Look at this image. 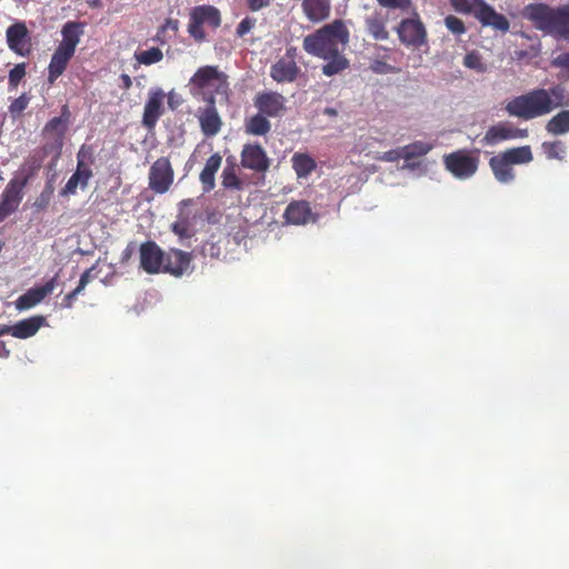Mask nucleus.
I'll return each mask as SVG.
<instances>
[{
    "instance_id": "obj_56",
    "label": "nucleus",
    "mask_w": 569,
    "mask_h": 569,
    "mask_svg": "<svg viewBox=\"0 0 569 569\" xmlns=\"http://www.w3.org/2000/svg\"><path fill=\"white\" fill-rule=\"evenodd\" d=\"M93 270H94V267H91V268L87 269V270L81 274V277H80V280H79V281H80L81 283H83V284H86V286H87V284L91 281V279L93 278V276H92V271H93Z\"/></svg>"
},
{
    "instance_id": "obj_8",
    "label": "nucleus",
    "mask_w": 569,
    "mask_h": 569,
    "mask_svg": "<svg viewBox=\"0 0 569 569\" xmlns=\"http://www.w3.org/2000/svg\"><path fill=\"white\" fill-rule=\"evenodd\" d=\"M203 101L206 106L199 108L197 112L200 129L206 137H214L222 128V119L217 110L216 98L212 92L203 94Z\"/></svg>"
},
{
    "instance_id": "obj_62",
    "label": "nucleus",
    "mask_w": 569,
    "mask_h": 569,
    "mask_svg": "<svg viewBox=\"0 0 569 569\" xmlns=\"http://www.w3.org/2000/svg\"><path fill=\"white\" fill-rule=\"evenodd\" d=\"M4 335H9V329H8L7 325L0 326V337H2Z\"/></svg>"
},
{
    "instance_id": "obj_1",
    "label": "nucleus",
    "mask_w": 569,
    "mask_h": 569,
    "mask_svg": "<svg viewBox=\"0 0 569 569\" xmlns=\"http://www.w3.org/2000/svg\"><path fill=\"white\" fill-rule=\"evenodd\" d=\"M349 30L346 23L336 19L303 38V50L317 58L328 59L343 51L349 42Z\"/></svg>"
},
{
    "instance_id": "obj_58",
    "label": "nucleus",
    "mask_w": 569,
    "mask_h": 569,
    "mask_svg": "<svg viewBox=\"0 0 569 569\" xmlns=\"http://www.w3.org/2000/svg\"><path fill=\"white\" fill-rule=\"evenodd\" d=\"M174 92L171 91L169 94H168V106L171 110H176L177 107L179 106L180 101L179 100H176L174 99Z\"/></svg>"
},
{
    "instance_id": "obj_6",
    "label": "nucleus",
    "mask_w": 569,
    "mask_h": 569,
    "mask_svg": "<svg viewBox=\"0 0 569 569\" xmlns=\"http://www.w3.org/2000/svg\"><path fill=\"white\" fill-rule=\"evenodd\" d=\"M149 189L154 193H166L173 183L174 170L168 157L158 158L149 169Z\"/></svg>"
},
{
    "instance_id": "obj_32",
    "label": "nucleus",
    "mask_w": 569,
    "mask_h": 569,
    "mask_svg": "<svg viewBox=\"0 0 569 569\" xmlns=\"http://www.w3.org/2000/svg\"><path fill=\"white\" fill-rule=\"evenodd\" d=\"M291 164L298 178H307L317 168L316 160L305 152H296L291 157Z\"/></svg>"
},
{
    "instance_id": "obj_37",
    "label": "nucleus",
    "mask_w": 569,
    "mask_h": 569,
    "mask_svg": "<svg viewBox=\"0 0 569 569\" xmlns=\"http://www.w3.org/2000/svg\"><path fill=\"white\" fill-rule=\"evenodd\" d=\"M227 161L228 164L222 171V186L226 189L240 190L242 188V181L237 174L236 166L233 163H229V159Z\"/></svg>"
},
{
    "instance_id": "obj_31",
    "label": "nucleus",
    "mask_w": 569,
    "mask_h": 569,
    "mask_svg": "<svg viewBox=\"0 0 569 569\" xmlns=\"http://www.w3.org/2000/svg\"><path fill=\"white\" fill-rule=\"evenodd\" d=\"M268 118L259 111L251 117H247L243 123L244 132L250 136L268 134L271 130V122Z\"/></svg>"
},
{
    "instance_id": "obj_38",
    "label": "nucleus",
    "mask_w": 569,
    "mask_h": 569,
    "mask_svg": "<svg viewBox=\"0 0 569 569\" xmlns=\"http://www.w3.org/2000/svg\"><path fill=\"white\" fill-rule=\"evenodd\" d=\"M431 144L422 142V141H415L408 146L402 147L403 152V159L405 160H411L415 158L422 157L427 154L431 150Z\"/></svg>"
},
{
    "instance_id": "obj_60",
    "label": "nucleus",
    "mask_w": 569,
    "mask_h": 569,
    "mask_svg": "<svg viewBox=\"0 0 569 569\" xmlns=\"http://www.w3.org/2000/svg\"><path fill=\"white\" fill-rule=\"evenodd\" d=\"M323 114H326L328 117H337L338 116V111H337V109H335L332 107H327L323 110Z\"/></svg>"
},
{
    "instance_id": "obj_16",
    "label": "nucleus",
    "mask_w": 569,
    "mask_h": 569,
    "mask_svg": "<svg viewBox=\"0 0 569 569\" xmlns=\"http://www.w3.org/2000/svg\"><path fill=\"white\" fill-rule=\"evenodd\" d=\"M527 136L528 131L526 129H518L509 122L501 121L489 127L482 138V143L485 146H496L502 141L526 138Z\"/></svg>"
},
{
    "instance_id": "obj_5",
    "label": "nucleus",
    "mask_w": 569,
    "mask_h": 569,
    "mask_svg": "<svg viewBox=\"0 0 569 569\" xmlns=\"http://www.w3.org/2000/svg\"><path fill=\"white\" fill-rule=\"evenodd\" d=\"M203 24H208L212 29H217L221 24L220 11L210 4H202L194 7L190 12V19L188 23V32L191 38L197 42L206 40V32Z\"/></svg>"
},
{
    "instance_id": "obj_45",
    "label": "nucleus",
    "mask_w": 569,
    "mask_h": 569,
    "mask_svg": "<svg viewBox=\"0 0 569 569\" xmlns=\"http://www.w3.org/2000/svg\"><path fill=\"white\" fill-rule=\"evenodd\" d=\"M463 64L467 68L475 69V70H478V71H483L485 70L483 63L481 61V57L476 51H471V52H469V53H467L465 56Z\"/></svg>"
},
{
    "instance_id": "obj_3",
    "label": "nucleus",
    "mask_w": 569,
    "mask_h": 569,
    "mask_svg": "<svg viewBox=\"0 0 569 569\" xmlns=\"http://www.w3.org/2000/svg\"><path fill=\"white\" fill-rule=\"evenodd\" d=\"M557 88L533 89L517 96L507 102L505 110L511 116L522 120H532L552 112L560 103L555 102Z\"/></svg>"
},
{
    "instance_id": "obj_26",
    "label": "nucleus",
    "mask_w": 569,
    "mask_h": 569,
    "mask_svg": "<svg viewBox=\"0 0 569 569\" xmlns=\"http://www.w3.org/2000/svg\"><path fill=\"white\" fill-rule=\"evenodd\" d=\"M222 157L216 152L208 158L203 169L199 174V180L202 186L203 192H210L216 187V173L220 169Z\"/></svg>"
},
{
    "instance_id": "obj_57",
    "label": "nucleus",
    "mask_w": 569,
    "mask_h": 569,
    "mask_svg": "<svg viewBox=\"0 0 569 569\" xmlns=\"http://www.w3.org/2000/svg\"><path fill=\"white\" fill-rule=\"evenodd\" d=\"M120 80H121V82H122V88H123L124 90H129V89L132 87V80H131V78H130V76H129V74H127V73H122V74L120 76Z\"/></svg>"
},
{
    "instance_id": "obj_43",
    "label": "nucleus",
    "mask_w": 569,
    "mask_h": 569,
    "mask_svg": "<svg viewBox=\"0 0 569 569\" xmlns=\"http://www.w3.org/2000/svg\"><path fill=\"white\" fill-rule=\"evenodd\" d=\"M26 76V63L16 64L10 71L8 77V82L10 88H17L20 81Z\"/></svg>"
},
{
    "instance_id": "obj_27",
    "label": "nucleus",
    "mask_w": 569,
    "mask_h": 569,
    "mask_svg": "<svg viewBox=\"0 0 569 569\" xmlns=\"http://www.w3.org/2000/svg\"><path fill=\"white\" fill-rule=\"evenodd\" d=\"M83 33V24L77 21H68L61 29L62 40L58 47L76 52V48L80 42V38Z\"/></svg>"
},
{
    "instance_id": "obj_18",
    "label": "nucleus",
    "mask_w": 569,
    "mask_h": 569,
    "mask_svg": "<svg viewBox=\"0 0 569 569\" xmlns=\"http://www.w3.org/2000/svg\"><path fill=\"white\" fill-rule=\"evenodd\" d=\"M478 10L476 12V19L485 27H491L496 30L507 32L510 28L509 20L501 13H498L485 0H476Z\"/></svg>"
},
{
    "instance_id": "obj_34",
    "label": "nucleus",
    "mask_w": 569,
    "mask_h": 569,
    "mask_svg": "<svg viewBox=\"0 0 569 569\" xmlns=\"http://www.w3.org/2000/svg\"><path fill=\"white\" fill-rule=\"evenodd\" d=\"M501 154L511 166L529 163L533 159L530 146L510 148Z\"/></svg>"
},
{
    "instance_id": "obj_53",
    "label": "nucleus",
    "mask_w": 569,
    "mask_h": 569,
    "mask_svg": "<svg viewBox=\"0 0 569 569\" xmlns=\"http://www.w3.org/2000/svg\"><path fill=\"white\" fill-rule=\"evenodd\" d=\"M271 0H247L248 8L251 11H259L260 9L268 7Z\"/></svg>"
},
{
    "instance_id": "obj_21",
    "label": "nucleus",
    "mask_w": 569,
    "mask_h": 569,
    "mask_svg": "<svg viewBox=\"0 0 569 569\" xmlns=\"http://www.w3.org/2000/svg\"><path fill=\"white\" fill-rule=\"evenodd\" d=\"M301 72L297 62L287 59H278L270 67V77L277 83H292L297 80Z\"/></svg>"
},
{
    "instance_id": "obj_61",
    "label": "nucleus",
    "mask_w": 569,
    "mask_h": 569,
    "mask_svg": "<svg viewBox=\"0 0 569 569\" xmlns=\"http://www.w3.org/2000/svg\"><path fill=\"white\" fill-rule=\"evenodd\" d=\"M86 287V284L79 281L78 286L72 290V293H74L78 297V295L82 293Z\"/></svg>"
},
{
    "instance_id": "obj_13",
    "label": "nucleus",
    "mask_w": 569,
    "mask_h": 569,
    "mask_svg": "<svg viewBox=\"0 0 569 569\" xmlns=\"http://www.w3.org/2000/svg\"><path fill=\"white\" fill-rule=\"evenodd\" d=\"M397 32L400 41L408 47L419 48L426 43V28L419 19L402 20Z\"/></svg>"
},
{
    "instance_id": "obj_30",
    "label": "nucleus",
    "mask_w": 569,
    "mask_h": 569,
    "mask_svg": "<svg viewBox=\"0 0 569 569\" xmlns=\"http://www.w3.org/2000/svg\"><path fill=\"white\" fill-rule=\"evenodd\" d=\"M489 166L493 172L495 178L500 183H509L515 179L512 166L499 153L489 160Z\"/></svg>"
},
{
    "instance_id": "obj_9",
    "label": "nucleus",
    "mask_w": 569,
    "mask_h": 569,
    "mask_svg": "<svg viewBox=\"0 0 569 569\" xmlns=\"http://www.w3.org/2000/svg\"><path fill=\"white\" fill-rule=\"evenodd\" d=\"M24 187V179L14 178L8 182L0 196V222L4 221L9 216L18 210L23 199Z\"/></svg>"
},
{
    "instance_id": "obj_2",
    "label": "nucleus",
    "mask_w": 569,
    "mask_h": 569,
    "mask_svg": "<svg viewBox=\"0 0 569 569\" xmlns=\"http://www.w3.org/2000/svg\"><path fill=\"white\" fill-rule=\"evenodd\" d=\"M522 14L537 30L569 41V3L555 8L546 3H530L523 8Z\"/></svg>"
},
{
    "instance_id": "obj_15",
    "label": "nucleus",
    "mask_w": 569,
    "mask_h": 569,
    "mask_svg": "<svg viewBox=\"0 0 569 569\" xmlns=\"http://www.w3.org/2000/svg\"><path fill=\"white\" fill-rule=\"evenodd\" d=\"M240 158L241 166L246 169L261 173L269 170L270 159L259 143L244 144Z\"/></svg>"
},
{
    "instance_id": "obj_17",
    "label": "nucleus",
    "mask_w": 569,
    "mask_h": 569,
    "mask_svg": "<svg viewBox=\"0 0 569 569\" xmlns=\"http://www.w3.org/2000/svg\"><path fill=\"white\" fill-rule=\"evenodd\" d=\"M7 43L14 53L26 57L30 53L29 31L24 22H16L6 31Z\"/></svg>"
},
{
    "instance_id": "obj_20",
    "label": "nucleus",
    "mask_w": 569,
    "mask_h": 569,
    "mask_svg": "<svg viewBox=\"0 0 569 569\" xmlns=\"http://www.w3.org/2000/svg\"><path fill=\"white\" fill-rule=\"evenodd\" d=\"M191 264V254L179 249H170L164 253L163 269L161 272L180 277L186 273Z\"/></svg>"
},
{
    "instance_id": "obj_50",
    "label": "nucleus",
    "mask_w": 569,
    "mask_h": 569,
    "mask_svg": "<svg viewBox=\"0 0 569 569\" xmlns=\"http://www.w3.org/2000/svg\"><path fill=\"white\" fill-rule=\"evenodd\" d=\"M401 158L403 159V152L402 148H399L383 152L379 159L387 162H395Z\"/></svg>"
},
{
    "instance_id": "obj_29",
    "label": "nucleus",
    "mask_w": 569,
    "mask_h": 569,
    "mask_svg": "<svg viewBox=\"0 0 569 569\" xmlns=\"http://www.w3.org/2000/svg\"><path fill=\"white\" fill-rule=\"evenodd\" d=\"M302 9L307 18L312 22H320L330 14L329 0H303Z\"/></svg>"
},
{
    "instance_id": "obj_55",
    "label": "nucleus",
    "mask_w": 569,
    "mask_h": 569,
    "mask_svg": "<svg viewBox=\"0 0 569 569\" xmlns=\"http://www.w3.org/2000/svg\"><path fill=\"white\" fill-rule=\"evenodd\" d=\"M76 298H77V296H76L74 293H72V291H71V292H69V293H68V295H66V296H64V298L62 299V303H61V305H62V307H63V308H68V309L72 308V306H73V302H74Z\"/></svg>"
},
{
    "instance_id": "obj_48",
    "label": "nucleus",
    "mask_w": 569,
    "mask_h": 569,
    "mask_svg": "<svg viewBox=\"0 0 569 569\" xmlns=\"http://www.w3.org/2000/svg\"><path fill=\"white\" fill-rule=\"evenodd\" d=\"M370 69L378 74H386L391 73L395 71V68L388 64L387 62L382 60H375L372 61Z\"/></svg>"
},
{
    "instance_id": "obj_24",
    "label": "nucleus",
    "mask_w": 569,
    "mask_h": 569,
    "mask_svg": "<svg viewBox=\"0 0 569 569\" xmlns=\"http://www.w3.org/2000/svg\"><path fill=\"white\" fill-rule=\"evenodd\" d=\"M44 322L46 318L43 316H32L18 321L13 326H8V329L9 333L14 338L28 339L33 337Z\"/></svg>"
},
{
    "instance_id": "obj_14",
    "label": "nucleus",
    "mask_w": 569,
    "mask_h": 569,
    "mask_svg": "<svg viewBox=\"0 0 569 569\" xmlns=\"http://www.w3.org/2000/svg\"><path fill=\"white\" fill-rule=\"evenodd\" d=\"M164 98L166 94L160 88H154L149 91L142 114V124L147 129L152 130L163 114Z\"/></svg>"
},
{
    "instance_id": "obj_11",
    "label": "nucleus",
    "mask_w": 569,
    "mask_h": 569,
    "mask_svg": "<svg viewBox=\"0 0 569 569\" xmlns=\"http://www.w3.org/2000/svg\"><path fill=\"white\" fill-rule=\"evenodd\" d=\"M286 102V98L277 91L259 92L253 98L256 109L269 118L282 117L287 111Z\"/></svg>"
},
{
    "instance_id": "obj_40",
    "label": "nucleus",
    "mask_w": 569,
    "mask_h": 569,
    "mask_svg": "<svg viewBox=\"0 0 569 569\" xmlns=\"http://www.w3.org/2000/svg\"><path fill=\"white\" fill-rule=\"evenodd\" d=\"M134 58L140 64L150 66L158 63L163 59V53L159 48H150L144 51L136 52Z\"/></svg>"
},
{
    "instance_id": "obj_41",
    "label": "nucleus",
    "mask_w": 569,
    "mask_h": 569,
    "mask_svg": "<svg viewBox=\"0 0 569 569\" xmlns=\"http://www.w3.org/2000/svg\"><path fill=\"white\" fill-rule=\"evenodd\" d=\"M476 0H450L452 8L460 13L473 14L476 17L478 4Z\"/></svg>"
},
{
    "instance_id": "obj_59",
    "label": "nucleus",
    "mask_w": 569,
    "mask_h": 569,
    "mask_svg": "<svg viewBox=\"0 0 569 569\" xmlns=\"http://www.w3.org/2000/svg\"><path fill=\"white\" fill-rule=\"evenodd\" d=\"M10 356V350L7 348L6 342L0 341V357L8 358Z\"/></svg>"
},
{
    "instance_id": "obj_28",
    "label": "nucleus",
    "mask_w": 569,
    "mask_h": 569,
    "mask_svg": "<svg viewBox=\"0 0 569 569\" xmlns=\"http://www.w3.org/2000/svg\"><path fill=\"white\" fill-rule=\"evenodd\" d=\"M70 110L67 104L61 109V114L49 120L44 128L43 134L53 139H62L70 121Z\"/></svg>"
},
{
    "instance_id": "obj_12",
    "label": "nucleus",
    "mask_w": 569,
    "mask_h": 569,
    "mask_svg": "<svg viewBox=\"0 0 569 569\" xmlns=\"http://www.w3.org/2000/svg\"><path fill=\"white\" fill-rule=\"evenodd\" d=\"M164 253L157 242H142L139 248L141 269L149 274L160 273L163 269Z\"/></svg>"
},
{
    "instance_id": "obj_47",
    "label": "nucleus",
    "mask_w": 569,
    "mask_h": 569,
    "mask_svg": "<svg viewBox=\"0 0 569 569\" xmlns=\"http://www.w3.org/2000/svg\"><path fill=\"white\" fill-rule=\"evenodd\" d=\"M257 20L251 17H246L240 21V23L237 27L236 33L238 37L242 38L247 33H249L253 27L256 26Z\"/></svg>"
},
{
    "instance_id": "obj_52",
    "label": "nucleus",
    "mask_w": 569,
    "mask_h": 569,
    "mask_svg": "<svg viewBox=\"0 0 569 569\" xmlns=\"http://www.w3.org/2000/svg\"><path fill=\"white\" fill-rule=\"evenodd\" d=\"M164 30L168 31L171 36L176 37L179 31V20L177 19H166L163 22Z\"/></svg>"
},
{
    "instance_id": "obj_39",
    "label": "nucleus",
    "mask_w": 569,
    "mask_h": 569,
    "mask_svg": "<svg viewBox=\"0 0 569 569\" xmlns=\"http://www.w3.org/2000/svg\"><path fill=\"white\" fill-rule=\"evenodd\" d=\"M541 148L548 159H557L562 161L566 154V146L562 141H545Z\"/></svg>"
},
{
    "instance_id": "obj_46",
    "label": "nucleus",
    "mask_w": 569,
    "mask_h": 569,
    "mask_svg": "<svg viewBox=\"0 0 569 569\" xmlns=\"http://www.w3.org/2000/svg\"><path fill=\"white\" fill-rule=\"evenodd\" d=\"M28 103L29 98L26 94H21L11 102L9 111L11 114H20L27 109Z\"/></svg>"
},
{
    "instance_id": "obj_10",
    "label": "nucleus",
    "mask_w": 569,
    "mask_h": 569,
    "mask_svg": "<svg viewBox=\"0 0 569 569\" xmlns=\"http://www.w3.org/2000/svg\"><path fill=\"white\" fill-rule=\"evenodd\" d=\"M86 158H88L89 162H92L91 154H87L84 152V147H82L77 154L76 172L69 178L66 186L61 190V196L74 194L79 186L82 189L87 188L90 178L93 176V172L89 164L86 162Z\"/></svg>"
},
{
    "instance_id": "obj_19",
    "label": "nucleus",
    "mask_w": 569,
    "mask_h": 569,
    "mask_svg": "<svg viewBox=\"0 0 569 569\" xmlns=\"http://www.w3.org/2000/svg\"><path fill=\"white\" fill-rule=\"evenodd\" d=\"M56 281L57 277H53L41 287H34L27 290L16 300V308L20 311L33 308L54 290Z\"/></svg>"
},
{
    "instance_id": "obj_23",
    "label": "nucleus",
    "mask_w": 569,
    "mask_h": 569,
    "mask_svg": "<svg viewBox=\"0 0 569 569\" xmlns=\"http://www.w3.org/2000/svg\"><path fill=\"white\" fill-rule=\"evenodd\" d=\"M387 22L388 13L376 10L366 17V30L376 41L388 40L390 34L387 29Z\"/></svg>"
},
{
    "instance_id": "obj_33",
    "label": "nucleus",
    "mask_w": 569,
    "mask_h": 569,
    "mask_svg": "<svg viewBox=\"0 0 569 569\" xmlns=\"http://www.w3.org/2000/svg\"><path fill=\"white\" fill-rule=\"evenodd\" d=\"M193 200L192 199H183L179 202V214L177 217V220L172 223L171 230L174 234H177L179 238H189L190 231H189V216L183 214V208L192 206Z\"/></svg>"
},
{
    "instance_id": "obj_36",
    "label": "nucleus",
    "mask_w": 569,
    "mask_h": 569,
    "mask_svg": "<svg viewBox=\"0 0 569 569\" xmlns=\"http://www.w3.org/2000/svg\"><path fill=\"white\" fill-rule=\"evenodd\" d=\"M325 60L327 63L322 66L321 70L327 77L339 74L350 66L349 60L342 54V51Z\"/></svg>"
},
{
    "instance_id": "obj_42",
    "label": "nucleus",
    "mask_w": 569,
    "mask_h": 569,
    "mask_svg": "<svg viewBox=\"0 0 569 569\" xmlns=\"http://www.w3.org/2000/svg\"><path fill=\"white\" fill-rule=\"evenodd\" d=\"M377 2L387 9H399L403 12L413 10L412 0H377Z\"/></svg>"
},
{
    "instance_id": "obj_54",
    "label": "nucleus",
    "mask_w": 569,
    "mask_h": 569,
    "mask_svg": "<svg viewBox=\"0 0 569 569\" xmlns=\"http://www.w3.org/2000/svg\"><path fill=\"white\" fill-rule=\"evenodd\" d=\"M297 56H298L297 48L289 47V48H287L284 56L281 57L280 59H287L291 62H297V60H296Z\"/></svg>"
},
{
    "instance_id": "obj_49",
    "label": "nucleus",
    "mask_w": 569,
    "mask_h": 569,
    "mask_svg": "<svg viewBox=\"0 0 569 569\" xmlns=\"http://www.w3.org/2000/svg\"><path fill=\"white\" fill-rule=\"evenodd\" d=\"M552 66L565 70L569 74V51L558 54L552 60Z\"/></svg>"
},
{
    "instance_id": "obj_44",
    "label": "nucleus",
    "mask_w": 569,
    "mask_h": 569,
    "mask_svg": "<svg viewBox=\"0 0 569 569\" xmlns=\"http://www.w3.org/2000/svg\"><path fill=\"white\" fill-rule=\"evenodd\" d=\"M445 26L451 33L456 36H460L466 32V26L463 21L456 16H447L445 18Z\"/></svg>"
},
{
    "instance_id": "obj_35",
    "label": "nucleus",
    "mask_w": 569,
    "mask_h": 569,
    "mask_svg": "<svg viewBox=\"0 0 569 569\" xmlns=\"http://www.w3.org/2000/svg\"><path fill=\"white\" fill-rule=\"evenodd\" d=\"M548 133L561 136L569 132V110H562L553 116L546 124Z\"/></svg>"
},
{
    "instance_id": "obj_51",
    "label": "nucleus",
    "mask_w": 569,
    "mask_h": 569,
    "mask_svg": "<svg viewBox=\"0 0 569 569\" xmlns=\"http://www.w3.org/2000/svg\"><path fill=\"white\" fill-rule=\"evenodd\" d=\"M173 38V36H171L170 33H168L167 30H164V27L163 24H161L157 31V34L154 37V40L157 42H159L160 44H166L169 42V40H171Z\"/></svg>"
},
{
    "instance_id": "obj_25",
    "label": "nucleus",
    "mask_w": 569,
    "mask_h": 569,
    "mask_svg": "<svg viewBox=\"0 0 569 569\" xmlns=\"http://www.w3.org/2000/svg\"><path fill=\"white\" fill-rule=\"evenodd\" d=\"M74 56L73 52L57 47L56 51L51 57V61L48 67V81L54 83L56 80L64 72L69 61Z\"/></svg>"
},
{
    "instance_id": "obj_63",
    "label": "nucleus",
    "mask_w": 569,
    "mask_h": 569,
    "mask_svg": "<svg viewBox=\"0 0 569 569\" xmlns=\"http://www.w3.org/2000/svg\"><path fill=\"white\" fill-rule=\"evenodd\" d=\"M130 254H131V252L127 249V250L124 251V258L130 257Z\"/></svg>"
},
{
    "instance_id": "obj_7",
    "label": "nucleus",
    "mask_w": 569,
    "mask_h": 569,
    "mask_svg": "<svg viewBox=\"0 0 569 569\" xmlns=\"http://www.w3.org/2000/svg\"><path fill=\"white\" fill-rule=\"evenodd\" d=\"M446 169L456 178L467 179L478 169V157L471 156L467 150H458L443 157Z\"/></svg>"
},
{
    "instance_id": "obj_4",
    "label": "nucleus",
    "mask_w": 569,
    "mask_h": 569,
    "mask_svg": "<svg viewBox=\"0 0 569 569\" xmlns=\"http://www.w3.org/2000/svg\"><path fill=\"white\" fill-rule=\"evenodd\" d=\"M193 97L220 93L228 88L227 76L216 66L200 67L190 79Z\"/></svg>"
},
{
    "instance_id": "obj_22",
    "label": "nucleus",
    "mask_w": 569,
    "mask_h": 569,
    "mask_svg": "<svg viewBox=\"0 0 569 569\" xmlns=\"http://www.w3.org/2000/svg\"><path fill=\"white\" fill-rule=\"evenodd\" d=\"M312 214L310 203L306 200L291 201L283 213L286 223L301 226L309 222Z\"/></svg>"
}]
</instances>
